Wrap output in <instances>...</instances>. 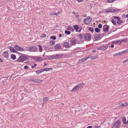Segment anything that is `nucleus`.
<instances>
[{"mask_svg":"<svg viewBox=\"0 0 128 128\" xmlns=\"http://www.w3.org/2000/svg\"><path fill=\"white\" fill-rule=\"evenodd\" d=\"M63 56V54H56L50 56L49 58L51 59H54V58H62Z\"/></svg>","mask_w":128,"mask_h":128,"instance_id":"1","label":"nucleus"},{"mask_svg":"<svg viewBox=\"0 0 128 128\" xmlns=\"http://www.w3.org/2000/svg\"><path fill=\"white\" fill-rule=\"evenodd\" d=\"M26 51H28L31 52H36L38 51L37 48L35 46H31L27 48L26 50H25Z\"/></svg>","mask_w":128,"mask_h":128,"instance_id":"2","label":"nucleus"},{"mask_svg":"<svg viewBox=\"0 0 128 128\" xmlns=\"http://www.w3.org/2000/svg\"><path fill=\"white\" fill-rule=\"evenodd\" d=\"M27 59V58L25 56H22L19 58L17 60L18 62H22Z\"/></svg>","mask_w":128,"mask_h":128,"instance_id":"3","label":"nucleus"},{"mask_svg":"<svg viewBox=\"0 0 128 128\" xmlns=\"http://www.w3.org/2000/svg\"><path fill=\"white\" fill-rule=\"evenodd\" d=\"M28 80L30 82H32L36 83H40L42 82V80H40L38 79L31 78V79H29Z\"/></svg>","mask_w":128,"mask_h":128,"instance_id":"4","label":"nucleus"},{"mask_svg":"<svg viewBox=\"0 0 128 128\" xmlns=\"http://www.w3.org/2000/svg\"><path fill=\"white\" fill-rule=\"evenodd\" d=\"M118 11V10L116 9H111L110 8H109L106 10V13L112 12H116Z\"/></svg>","mask_w":128,"mask_h":128,"instance_id":"5","label":"nucleus"},{"mask_svg":"<svg viewBox=\"0 0 128 128\" xmlns=\"http://www.w3.org/2000/svg\"><path fill=\"white\" fill-rule=\"evenodd\" d=\"M92 18L88 16V17L86 18L84 20V23L86 24H89L91 22Z\"/></svg>","mask_w":128,"mask_h":128,"instance_id":"6","label":"nucleus"},{"mask_svg":"<svg viewBox=\"0 0 128 128\" xmlns=\"http://www.w3.org/2000/svg\"><path fill=\"white\" fill-rule=\"evenodd\" d=\"M120 122L119 121H118L116 122L113 125V128H119L120 127Z\"/></svg>","mask_w":128,"mask_h":128,"instance_id":"7","label":"nucleus"},{"mask_svg":"<svg viewBox=\"0 0 128 128\" xmlns=\"http://www.w3.org/2000/svg\"><path fill=\"white\" fill-rule=\"evenodd\" d=\"M14 48L16 50L19 51H25L23 49L18 45H15L14 46Z\"/></svg>","mask_w":128,"mask_h":128,"instance_id":"8","label":"nucleus"},{"mask_svg":"<svg viewBox=\"0 0 128 128\" xmlns=\"http://www.w3.org/2000/svg\"><path fill=\"white\" fill-rule=\"evenodd\" d=\"M76 39L75 38H71L70 40V42L72 44L74 45L76 43Z\"/></svg>","mask_w":128,"mask_h":128,"instance_id":"9","label":"nucleus"},{"mask_svg":"<svg viewBox=\"0 0 128 128\" xmlns=\"http://www.w3.org/2000/svg\"><path fill=\"white\" fill-rule=\"evenodd\" d=\"M84 38L86 40H88L91 38L90 34L88 33L84 35Z\"/></svg>","mask_w":128,"mask_h":128,"instance_id":"10","label":"nucleus"},{"mask_svg":"<svg viewBox=\"0 0 128 128\" xmlns=\"http://www.w3.org/2000/svg\"><path fill=\"white\" fill-rule=\"evenodd\" d=\"M88 56V58L93 59L97 58L98 57V55H96L94 56Z\"/></svg>","mask_w":128,"mask_h":128,"instance_id":"11","label":"nucleus"},{"mask_svg":"<svg viewBox=\"0 0 128 128\" xmlns=\"http://www.w3.org/2000/svg\"><path fill=\"white\" fill-rule=\"evenodd\" d=\"M2 55L4 57L7 58L8 56V52L7 51H4L2 53Z\"/></svg>","mask_w":128,"mask_h":128,"instance_id":"12","label":"nucleus"},{"mask_svg":"<svg viewBox=\"0 0 128 128\" xmlns=\"http://www.w3.org/2000/svg\"><path fill=\"white\" fill-rule=\"evenodd\" d=\"M104 122H106V124H105V126H106L105 127L106 128L108 127L109 126V125L110 124L109 120L107 119H105L102 122V123H104Z\"/></svg>","mask_w":128,"mask_h":128,"instance_id":"13","label":"nucleus"},{"mask_svg":"<svg viewBox=\"0 0 128 128\" xmlns=\"http://www.w3.org/2000/svg\"><path fill=\"white\" fill-rule=\"evenodd\" d=\"M107 48V47L105 46H101L100 47H98L97 49L98 50H106Z\"/></svg>","mask_w":128,"mask_h":128,"instance_id":"14","label":"nucleus"},{"mask_svg":"<svg viewBox=\"0 0 128 128\" xmlns=\"http://www.w3.org/2000/svg\"><path fill=\"white\" fill-rule=\"evenodd\" d=\"M64 46L66 48H68L70 47L71 44L68 42H64Z\"/></svg>","mask_w":128,"mask_h":128,"instance_id":"15","label":"nucleus"},{"mask_svg":"<svg viewBox=\"0 0 128 128\" xmlns=\"http://www.w3.org/2000/svg\"><path fill=\"white\" fill-rule=\"evenodd\" d=\"M79 88L77 84L75 86L73 89L70 91L71 92H73L75 91L76 90H78Z\"/></svg>","mask_w":128,"mask_h":128,"instance_id":"16","label":"nucleus"},{"mask_svg":"<svg viewBox=\"0 0 128 128\" xmlns=\"http://www.w3.org/2000/svg\"><path fill=\"white\" fill-rule=\"evenodd\" d=\"M44 50L47 52H49L50 50V47L48 46H46L44 47Z\"/></svg>","mask_w":128,"mask_h":128,"instance_id":"17","label":"nucleus"},{"mask_svg":"<svg viewBox=\"0 0 128 128\" xmlns=\"http://www.w3.org/2000/svg\"><path fill=\"white\" fill-rule=\"evenodd\" d=\"M94 38L95 40H100L101 38V37L99 35H96L94 36Z\"/></svg>","mask_w":128,"mask_h":128,"instance_id":"18","label":"nucleus"},{"mask_svg":"<svg viewBox=\"0 0 128 128\" xmlns=\"http://www.w3.org/2000/svg\"><path fill=\"white\" fill-rule=\"evenodd\" d=\"M88 58V56L84 57L81 60H79V62H83L87 60Z\"/></svg>","mask_w":128,"mask_h":128,"instance_id":"19","label":"nucleus"},{"mask_svg":"<svg viewBox=\"0 0 128 128\" xmlns=\"http://www.w3.org/2000/svg\"><path fill=\"white\" fill-rule=\"evenodd\" d=\"M61 45L59 44H57L55 46V49L57 50H58L61 48Z\"/></svg>","mask_w":128,"mask_h":128,"instance_id":"20","label":"nucleus"},{"mask_svg":"<svg viewBox=\"0 0 128 128\" xmlns=\"http://www.w3.org/2000/svg\"><path fill=\"white\" fill-rule=\"evenodd\" d=\"M9 49L11 52H16V50H15L13 47L10 46L9 47Z\"/></svg>","mask_w":128,"mask_h":128,"instance_id":"21","label":"nucleus"},{"mask_svg":"<svg viewBox=\"0 0 128 128\" xmlns=\"http://www.w3.org/2000/svg\"><path fill=\"white\" fill-rule=\"evenodd\" d=\"M122 120L124 124H127L128 122V120L127 121L125 118H123Z\"/></svg>","mask_w":128,"mask_h":128,"instance_id":"22","label":"nucleus"},{"mask_svg":"<svg viewBox=\"0 0 128 128\" xmlns=\"http://www.w3.org/2000/svg\"><path fill=\"white\" fill-rule=\"evenodd\" d=\"M79 88H80L83 87L84 85V83L82 82L78 84H77Z\"/></svg>","mask_w":128,"mask_h":128,"instance_id":"23","label":"nucleus"},{"mask_svg":"<svg viewBox=\"0 0 128 128\" xmlns=\"http://www.w3.org/2000/svg\"><path fill=\"white\" fill-rule=\"evenodd\" d=\"M68 30L70 31H72L73 32L74 30V29L71 26H68L67 28Z\"/></svg>","mask_w":128,"mask_h":128,"instance_id":"24","label":"nucleus"},{"mask_svg":"<svg viewBox=\"0 0 128 128\" xmlns=\"http://www.w3.org/2000/svg\"><path fill=\"white\" fill-rule=\"evenodd\" d=\"M77 37L78 38L81 39H83V35H82L81 34H79L77 36Z\"/></svg>","mask_w":128,"mask_h":128,"instance_id":"25","label":"nucleus"},{"mask_svg":"<svg viewBox=\"0 0 128 128\" xmlns=\"http://www.w3.org/2000/svg\"><path fill=\"white\" fill-rule=\"evenodd\" d=\"M74 28L76 30V31L78 32H80V31H78V30L79 29V27L78 26H77V25H75L74 26Z\"/></svg>","mask_w":128,"mask_h":128,"instance_id":"26","label":"nucleus"},{"mask_svg":"<svg viewBox=\"0 0 128 128\" xmlns=\"http://www.w3.org/2000/svg\"><path fill=\"white\" fill-rule=\"evenodd\" d=\"M122 20L120 19V18H119L118 20V21L117 22V23L118 24H120L122 22Z\"/></svg>","mask_w":128,"mask_h":128,"instance_id":"27","label":"nucleus"},{"mask_svg":"<svg viewBox=\"0 0 128 128\" xmlns=\"http://www.w3.org/2000/svg\"><path fill=\"white\" fill-rule=\"evenodd\" d=\"M128 105V103L125 102L124 103H122L120 105V106H126Z\"/></svg>","mask_w":128,"mask_h":128,"instance_id":"28","label":"nucleus"},{"mask_svg":"<svg viewBox=\"0 0 128 128\" xmlns=\"http://www.w3.org/2000/svg\"><path fill=\"white\" fill-rule=\"evenodd\" d=\"M44 70L45 71H48L50 70H52V68H44Z\"/></svg>","mask_w":128,"mask_h":128,"instance_id":"29","label":"nucleus"},{"mask_svg":"<svg viewBox=\"0 0 128 128\" xmlns=\"http://www.w3.org/2000/svg\"><path fill=\"white\" fill-rule=\"evenodd\" d=\"M38 46L39 47V51L40 52H42L43 50L41 46L40 45H38Z\"/></svg>","mask_w":128,"mask_h":128,"instance_id":"30","label":"nucleus"},{"mask_svg":"<svg viewBox=\"0 0 128 128\" xmlns=\"http://www.w3.org/2000/svg\"><path fill=\"white\" fill-rule=\"evenodd\" d=\"M11 58L13 60H15L16 58V56L15 55L12 54L11 55Z\"/></svg>","mask_w":128,"mask_h":128,"instance_id":"31","label":"nucleus"},{"mask_svg":"<svg viewBox=\"0 0 128 128\" xmlns=\"http://www.w3.org/2000/svg\"><path fill=\"white\" fill-rule=\"evenodd\" d=\"M105 26H106V28H105V30H104V31L105 32H107L108 30V26H104V27H105Z\"/></svg>","mask_w":128,"mask_h":128,"instance_id":"32","label":"nucleus"},{"mask_svg":"<svg viewBox=\"0 0 128 128\" xmlns=\"http://www.w3.org/2000/svg\"><path fill=\"white\" fill-rule=\"evenodd\" d=\"M37 60L38 61H40L43 60V59L40 57H38L36 58Z\"/></svg>","mask_w":128,"mask_h":128,"instance_id":"33","label":"nucleus"},{"mask_svg":"<svg viewBox=\"0 0 128 128\" xmlns=\"http://www.w3.org/2000/svg\"><path fill=\"white\" fill-rule=\"evenodd\" d=\"M50 43L52 45H54L55 44L54 41V40H52L50 42Z\"/></svg>","mask_w":128,"mask_h":128,"instance_id":"34","label":"nucleus"},{"mask_svg":"<svg viewBox=\"0 0 128 128\" xmlns=\"http://www.w3.org/2000/svg\"><path fill=\"white\" fill-rule=\"evenodd\" d=\"M127 52V50H123L121 52H120V53L121 54H122L124 53H126Z\"/></svg>","mask_w":128,"mask_h":128,"instance_id":"35","label":"nucleus"},{"mask_svg":"<svg viewBox=\"0 0 128 128\" xmlns=\"http://www.w3.org/2000/svg\"><path fill=\"white\" fill-rule=\"evenodd\" d=\"M50 39L55 40L56 39V37L55 36H52L50 38Z\"/></svg>","mask_w":128,"mask_h":128,"instance_id":"36","label":"nucleus"},{"mask_svg":"<svg viewBox=\"0 0 128 128\" xmlns=\"http://www.w3.org/2000/svg\"><path fill=\"white\" fill-rule=\"evenodd\" d=\"M65 32L66 34L68 35L70 34V32L69 31L66 30H65Z\"/></svg>","mask_w":128,"mask_h":128,"instance_id":"37","label":"nucleus"},{"mask_svg":"<svg viewBox=\"0 0 128 128\" xmlns=\"http://www.w3.org/2000/svg\"><path fill=\"white\" fill-rule=\"evenodd\" d=\"M95 30L96 32H100V30L98 28H96Z\"/></svg>","mask_w":128,"mask_h":128,"instance_id":"38","label":"nucleus"},{"mask_svg":"<svg viewBox=\"0 0 128 128\" xmlns=\"http://www.w3.org/2000/svg\"><path fill=\"white\" fill-rule=\"evenodd\" d=\"M121 54H120V52L118 53H116V54H114V55L113 56H118V55H120Z\"/></svg>","mask_w":128,"mask_h":128,"instance_id":"39","label":"nucleus"},{"mask_svg":"<svg viewBox=\"0 0 128 128\" xmlns=\"http://www.w3.org/2000/svg\"><path fill=\"white\" fill-rule=\"evenodd\" d=\"M88 30H89L91 31L92 32L94 31V30L93 28L92 27H90L89 28Z\"/></svg>","mask_w":128,"mask_h":128,"instance_id":"40","label":"nucleus"},{"mask_svg":"<svg viewBox=\"0 0 128 128\" xmlns=\"http://www.w3.org/2000/svg\"><path fill=\"white\" fill-rule=\"evenodd\" d=\"M48 98L46 97V98H44L43 100V101L44 102V101H46L48 100Z\"/></svg>","mask_w":128,"mask_h":128,"instance_id":"41","label":"nucleus"},{"mask_svg":"<svg viewBox=\"0 0 128 128\" xmlns=\"http://www.w3.org/2000/svg\"><path fill=\"white\" fill-rule=\"evenodd\" d=\"M128 61V58H127L126 59L124 60L123 61V62H122V63L123 64H124V63H126Z\"/></svg>","mask_w":128,"mask_h":128,"instance_id":"42","label":"nucleus"},{"mask_svg":"<svg viewBox=\"0 0 128 128\" xmlns=\"http://www.w3.org/2000/svg\"><path fill=\"white\" fill-rule=\"evenodd\" d=\"M114 0H107V2L109 3H112L114 1Z\"/></svg>","mask_w":128,"mask_h":128,"instance_id":"43","label":"nucleus"},{"mask_svg":"<svg viewBox=\"0 0 128 128\" xmlns=\"http://www.w3.org/2000/svg\"><path fill=\"white\" fill-rule=\"evenodd\" d=\"M46 35L45 34H43L41 35L40 36L41 38H44L46 37Z\"/></svg>","mask_w":128,"mask_h":128,"instance_id":"44","label":"nucleus"},{"mask_svg":"<svg viewBox=\"0 0 128 128\" xmlns=\"http://www.w3.org/2000/svg\"><path fill=\"white\" fill-rule=\"evenodd\" d=\"M112 23L114 25H116V21L114 20H113L112 21Z\"/></svg>","mask_w":128,"mask_h":128,"instance_id":"45","label":"nucleus"},{"mask_svg":"<svg viewBox=\"0 0 128 128\" xmlns=\"http://www.w3.org/2000/svg\"><path fill=\"white\" fill-rule=\"evenodd\" d=\"M98 27L100 28H101L102 27V24H99L98 26Z\"/></svg>","mask_w":128,"mask_h":128,"instance_id":"46","label":"nucleus"},{"mask_svg":"<svg viewBox=\"0 0 128 128\" xmlns=\"http://www.w3.org/2000/svg\"><path fill=\"white\" fill-rule=\"evenodd\" d=\"M36 66V64H34L33 66H32V68H34V67Z\"/></svg>","mask_w":128,"mask_h":128,"instance_id":"47","label":"nucleus"},{"mask_svg":"<svg viewBox=\"0 0 128 128\" xmlns=\"http://www.w3.org/2000/svg\"><path fill=\"white\" fill-rule=\"evenodd\" d=\"M114 18L115 19H116L118 20V19L120 18L116 16H114Z\"/></svg>","mask_w":128,"mask_h":128,"instance_id":"48","label":"nucleus"},{"mask_svg":"<svg viewBox=\"0 0 128 128\" xmlns=\"http://www.w3.org/2000/svg\"><path fill=\"white\" fill-rule=\"evenodd\" d=\"M112 43L114 44H117V41H115L112 42Z\"/></svg>","mask_w":128,"mask_h":128,"instance_id":"49","label":"nucleus"},{"mask_svg":"<svg viewBox=\"0 0 128 128\" xmlns=\"http://www.w3.org/2000/svg\"><path fill=\"white\" fill-rule=\"evenodd\" d=\"M24 68L25 69H28V66H25Z\"/></svg>","mask_w":128,"mask_h":128,"instance_id":"50","label":"nucleus"},{"mask_svg":"<svg viewBox=\"0 0 128 128\" xmlns=\"http://www.w3.org/2000/svg\"><path fill=\"white\" fill-rule=\"evenodd\" d=\"M36 72L37 74H40V71H39V70H38L36 71Z\"/></svg>","mask_w":128,"mask_h":128,"instance_id":"51","label":"nucleus"},{"mask_svg":"<svg viewBox=\"0 0 128 128\" xmlns=\"http://www.w3.org/2000/svg\"><path fill=\"white\" fill-rule=\"evenodd\" d=\"M75 15H76V17L77 18H78L80 16L78 14H76Z\"/></svg>","mask_w":128,"mask_h":128,"instance_id":"52","label":"nucleus"},{"mask_svg":"<svg viewBox=\"0 0 128 128\" xmlns=\"http://www.w3.org/2000/svg\"><path fill=\"white\" fill-rule=\"evenodd\" d=\"M117 43H118V44L119 43L120 44L121 42V41L120 40H117Z\"/></svg>","mask_w":128,"mask_h":128,"instance_id":"53","label":"nucleus"},{"mask_svg":"<svg viewBox=\"0 0 128 128\" xmlns=\"http://www.w3.org/2000/svg\"><path fill=\"white\" fill-rule=\"evenodd\" d=\"M78 2H80L84 1V0H77Z\"/></svg>","mask_w":128,"mask_h":128,"instance_id":"54","label":"nucleus"},{"mask_svg":"<svg viewBox=\"0 0 128 128\" xmlns=\"http://www.w3.org/2000/svg\"><path fill=\"white\" fill-rule=\"evenodd\" d=\"M39 70L40 72V73L44 71V69H43L42 70Z\"/></svg>","mask_w":128,"mask_h":128,"instance_id":"55","label":"nucleus"},{"mask_svg":"<svg viewBox=\"0 0 128 128\" xmlns=\"http://www.w3.org/2000/svg\"><path fill=\"white\" fill-rule=\"evenodd\" d=\"M114 47V46L113 44H112L111 45V47L112 48H113Z\"/></svg>","mask_w":128,"mask_h":128,"instance_id":"56","label":"nucleus"},{"mask_svg":"<svg viewBox=\"0 0 128 128\" xmlns=\"http://www.w3.org/2000/svg\"><path fill=\"white\" fill-rule=\"evenodd\" d=\"M92 126H88L87 128H92Z\"/></svg>","mask_w":128,"mask_h":128,"instance_id":"57","label":"nucleus"},{"mask_svg":"<svg viewBox=\"0 0 128 128\" xmlns=\"http://www.w3.org/2000/svg\"><path fill=\"white\" fill-rule=\"evenodd\" d=\"M50 15H54V13H50Z\"/></svg>","mask_w":128,"mask_h":128,"instance_id":"58","label":"nucleus"},{"mask_svg":"<svg viewBox=\"0 0 128 128\" xmlns=\"http://www.w3.org/2000/svg\"><path fill=\"white\" fill-rule=\"evenodd\" d=\"M59 36L60 37H62V34H59Z\"/></svg>","mask_w":128,"mask_h":128,"instance_id":"59","label":"nucleus"},{"mask_svg":"<svg viewBox=\"0 0 128 128\" xmlns=\"http://www.w3.org/2000/svg\"><path fill=\"white\" fill-rule=\"evenodd\" d=\"M47 64H45L44 65V67L45 66H46L47 65Z\"/></svg>","mask_w":128,"mask_h":128,"instance_id":"60","label":"nucleus"},{"mask_svg":"<svg viewBox=\"0 0 128 128\" xmlns=\"http://www.w3.org/2000/svg\"><path fill=\"white\" fill-rule=\"evenodd\" d=\"M126 17L127 18H128V14L126 15Z\"/></svg>","mask_w":128,"mask_h":128,"instance_id":"61","label":"nucleus"},{"mask_svg":"<svg viewBox=\"0 0 128 128\" xmlns=\"http://www.w3.org/2000/svg\"><path fill=\"white\" fill-rule=\"evenodd\" d=\"M54 15H57V13H54Z\"/></svg>","mask_w":128,"mask_h":128,"instance_id":"62","label":"nucleus"},{"mask_svg":"<svg viewBox=\"0 0 128 128\" xmlns=\"http://www.w3.org/2000/svg\"><path fill=\"white\" fill-rule=\"evenodd\" d=\"M0 62H2V60L0 58Z\"/></svg>","mask_w":128,"mask_h":128,"instance_id":"63","label":"nucleus"},{"mask_svg":"<svg viewBox=\"0 0 128 128\" xmlns=\"http://www.w3.org/2000/svg\"><path fill=\"white\" fill-rule=\"evenodd\" d=\"M72 14H75V12H72Z\"/></svg>","mask_w":128,"mask_h":128,"instance_id":"64","label":"nucleus"}]
</instances>
